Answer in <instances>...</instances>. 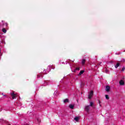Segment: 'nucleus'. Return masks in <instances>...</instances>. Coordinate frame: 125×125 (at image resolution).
I'll return each instance as SVG.
<instances>
[{
  "mask_svg": "<svg viewBox=\"0 0 125 125\" xmlns=\"http://www.w3.org/2000/svg\"><path fill=\"white\" fill-rule=\"evenodd\" d=\"M11 95L12 96V99H15L16 98V94L13 92L11 93Z\"/></svg>",
  "mask_w": 125,
  "mask_h": 125,
  "instance_id": "7ed1b4c3",
  "label": "nucleus"
},
{
  "mask_svg": "<svg viewBox=\"0 0 125 125\" xmlns=\"http://www.w3.org/2000/svg\"><path fill=\"white\" fill-rule=\"evenodd\" d=\"M2 31L3 32V33H4L5 34V33H6V29L5 28H3L2 29Z\"/></svg>",
  "mask_w": 125,
  "mask_h": 125,
  "instance_id": "9d476101",
  "label": "nucleus"
},
{
  "mask_svg": "<svg viewBox=\"0 0 125 125\" xmlns=\"http://www.w3.org/2000/svg\"><path fill=\"white\" fill-rule=\"evenodd\" d=\"M105 98H106V99L109 100V95H105Z\"/></svg>",
  "mask_w": 125,
  "mask_h": 125,
  "instance_id": "ddd939ff",
  "label": "nucleus"
},
{
  "mask_svg": "<svg viewBox=\"0 0 125 125\" xmlns=\"http://www.w3.org/2000/svg\"><path fill=\"white\" fill-rule=\"evenodd\" d=\"M74 106L73 104L69 105V108H70V109H74Z\"/></svg>",
  "mask_w": 125,
  "mask_h": 125,
  "instance_id": "1a4fd4ad",
  "label": "nucleus"
},
{
  "mask_svg": "<svg viewBox=\"0 0 125 125\" xmlns=\"http://www.w3.org/2000/svg\"><path fill=\"white\" fill-rule=\"evenodd\" d=\"M101 63H102V62H100L98 64V65H100V64H101Z\"/></svg>",
  "mask_w": 125,
  "mask_h": 125,
  "instance_id": "aec40b11",
  "label": "nucleus"
},
{
  "mask_svg": "<svg viewBox=\"0 0 125 125\" xmlns=\"http://www.w3.org/2000/svg\"><path fill=\"white\" fill-rule=\"evenodd\" d=\"M37 78H40V76H39V75H38V76H37Z\"/></svg>",
  "mask_w": 125,
  "mask_h": 125,
  "instance_id": "412c9836",
  "label": "nucleus"
},
{
  "mask_svg": "<svg viewBox=\"0 0 125 125\" xmlns=\"http://www.w3.org/2000/svg\"><path fill=\"white\" fill-rule=\"evenodd\" d=\"M84 73V70H81L79 74H78V76H81V75H83Z\"/></svg>",
  "mask_w": 125,
  "mask_h": 125,
  "instance_id": "423d86ee",
  "label": "nucleus"
},
{
  "mask_svg": "<svg viewBox=\"0 0 125 125\" xmlns=\"http://www.w3.org/2000/svg\"><path fill=\"white\" fill-rule=\"evenodd\" d=\"M119 66H120V63L117 62L116 65L115 66V68L116 69H117L118 68Z\"/></svg>",
  "mask_w": 125,
  "mask_h": 125,
  "instance_id": "0eeeda50",
  "label": "nucleus"
},
{
  "mask_svg": "<svg viewBox=\"0 0 125 125\" xmlns=\"http://www.w3.org/2000/svg\"><path fill=\"white\" fill-rule=\"evenodd\" d=\"M89 109H90V107H89V105H86L85 107V110L87 113H88V112H89Z\"/></svg>",
  "mask_w": 125,
  "mask_h": 125,
  "instance_id": "f03ea898",
  "label": "nucleus"
},
{
  "mask_svg": "<svg viewBox=\"0 0 125 125\" xmlns=\"http://www.w3.org/2000/svg\"><path fill=\"white\" fill-rule=\"evenodd\" d=\"M85 63V59H83L82 60V64L84 65Z\"/></svg>",
  "mask_w": 125,
  "mask_h": 125,
  "instance_id": "9b49d317",
  "label": "nucleus"
},
{
  "mask_svg": "<svg viewBox=\"0 0 125 125\" xmlns=\"http://www.w3.org/2000/svg\"><path fill=\"white\" fill-rule=\"evenodd\" d=\"M83 85H84V83H81V87H83Z\"/></svg>",
  "mask_w": 125,
  "mask_h": 125,
  "instance_id": "f3484780",
  "label": "nucleus"
},
{
  "mask_svg": "<svg viewBox=\"0 0 125 125\" xmlns=\"http://www.w3.org/2000/svg\"><path fill=\"white\" fill-rule=\"evenodd\" d=\"M76 70H77L78 71H80V67H76Z\"/></svg>",
  "mask_w": 125,
  "mask_h": 125,
  "instance_id": "dca6fc26",
  "label": "nucleus"
},
{
  "mask_svg": "<svg viewBox=\"0 0 125 125\" xmlns=\"http://www.w3.org/2000/svg\"><path fill=\"white\" fill-rule=\"evenodd\" d=\"M106 73H107V72H108V70H106Z\"/></svg>",
  "mask_w": 125,
  "mask_h": 125,
  "instance_id": "4be33fe9",
  "label": "nucleus"
},
{
  "mask_svg": "<svg viewBox=\"0 0 125 125\" xmlns=\"http://www.w3.org/2000/svg\"><path fill=\"white\" fill-rule=\"evenodd\" d=\"M64 103H68L69 102V100L68 99H65L63 101Z\"/></svg>",
  "mask_w": 125,
  "mask_h": 125,
  "instance_id": "6e6552de",
  "label": "nucleus"
},
{
  "mask_svg": "<svg viewBox=\"0 0 125 125\" xmlns=\"http://www.w3.org/2000/svg\"><path fill=\"white\" fill-rule=\"evenodd\" d=\"M74 120L76 121V122H78V121H79V117H75L74 118Z\"/></svg>",
  "mask_w": 125,
  "mask_h": 125,
  "instance_id": "f8f14e48",
  "label": "nucleus"
},
{
  "mask_svg": "<svg viewBox=\"0 0 125 125\" xmlns=\"http://www.w3.org/2000/svg\"><path fill=\"white\" fill-rule=\"evenodd\" d=\"M99 104L100 107H101V101H99Z\"/></svg>",
  "mask_w": 125,
  "mask_h": 125,
  "instance_id": "2eb2a0df",
  "label": "nucleus"
},
{
  "mask_svg": "<svg viewBox=\"0 0 125 125\" xmlns=\"http://www.w3.org/2000/svg\"><path fill=\"white\" fill-rule=\"evenodd\" d=\"M93 96V91H91L90 94L88 95L89 99H91V97Z\"/></svg>",
  "mask_w": 125,
  "mask_h": 125,
  "instance_id": "f257e3e1",
  "label": "nucleus"
},
{
  "mask_svg": "<svg viewBox=\"0 0 125 125\" xmlns=\"http://www.w3.org/2000/svg\"><path fill=\"white\" fill-rule=\"evenodd\" d=\"M119 84L120 85H125V82L124 80H122L120 81H119Z\"/></svg>",
  "mask_w": 125,
  "mask_h": 125,
  "instance_id": "20e7f679",
  "label": "nucleus"
},
{
  "mask_svg": "<svg viewBox=\"0 0 125 125\" xmlns=\"http://www.w3.org/2000/svg\"><path fill=\"white\" fill-rule=\"evenodd\" d=\"M110 86L109 85H107L105 88V90L107 91V92H109L110 91Z\"/></svg>",
  "mask_w": 125,
  "mask_h": 125,
  "instance_id": "39448f33",
  "label": "nucleus"
},
{
  "mask_svg": "<svg viewBox=\"0 0 125 125\" xmlns=\"http://www.w3.org/2000/svg\"><path fill=\"white\" fill-rule=\"evenodd\" d=\"M90 106H91V107H92V106H93V102H90Z\"/></svg>",
  "mask_w": 125,
  "mask_h": 125,
  "instance_id": "4468645a",
  "label": "nucleus"
},
{
  "mask_svg": "<svg viewBox=\"0 0 125 125\" xmlns=\"http://www.w3.org/2000/svg\"><path fill=\"white\" fill-rule=\"evenodd\" d=\"M125 67H123L122 68V71H125Z\"/></svg>",
  "mask_w": 125,
  "mask_h": 125,
  "instance_id": "6ab92c4d",
  "label": "nucleus"
},
{
  "mask_svg": "<svg viewBox=\"0 0 125 125\" xmlns=\"http://www.w3.org/2000/svg\"><path fill=\"white\" fill-rule=\"evenodd\" d=\"M37 121H38V123H41V120L39 119H37Z\"/></svg>",
  "mask_w": 125,
  "mask_h": 125,
  "instance_id": "a211bd4d",
  "label": "nucleus"
}]
</instances>
